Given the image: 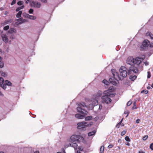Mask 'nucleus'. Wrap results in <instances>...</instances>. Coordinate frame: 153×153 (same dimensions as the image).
<instances>
[{
	"label": "nucleus",
	"mask_w": 153,
	"mask_h": 153,
	"mask_svg": "<svg viewBox=\"0 0 153 153\" xmlns=\"http://www.w3.org/2000/svg\"><path fill=\"white\" fill-rule=\"evenodd\" d=\"M144 92V90H143V91H141V93H143Z\"/></svg>",
	"instance_id": "nucleus-61"
},
{
	"label": "nucleus",
	"mask_w": 153,
	"mask_h": 153,
	"mask_svg": "<svg viewBox=\"0 0 153 153\" xmlns=\"http://www.w3.org/2000/svg\"><path fill=\"white\" fill-rule=\"evenodd\" d=\"M102 82L106 85H108V82L106 79H104L103 80Z\"/></svg>",
	"instance_id": "nucleus-35"
},
{
	"label": "nucleus",
	"mask_w": 153,
	"mask_h": 153,
	"mask_svg": "<svg viewBox=\"0 0 153 153\" xmlns=\"http://www.w3.org/2000/svg\"><path fill=\"white\" fill-rule=\"evenodd\" d=\"M126 131H125V130L123 131L122 132H121V135L123 136V135H124L126 134Z\"/></svg>",
	"instance_id": "nucleus-41"
},
{
	"label": "nucleus",
	"mask_w": 153,
	"mask_h": 153,
	"mask_svg": "<svg viewBox=\"0 0 153 153\" xmlns=\"http://www.w3.org/2000/svg\"><path fill=\"white\" fill-rule=\"evenodd\" d=\"M20 22L19 23V24H21L22 23L24 22H26V20L25 19L22 20V19L20 18L17 19Z\"/></svg>",
	"instance_id": "nucleus-27"
},
{
	"label": "nucleus",
	"mask_w": 153,
	"mask_h": 153,
	"mask_svg": "<svg viewBox=\"0 0 153 153\" xmlns=\"http://www.w3.org/2000/svg\"><path fill=\"white\" fill-rule=\"evenodd\" d=\"M34 153H39V152L38 151H36Z\"/></svg>",
	"instance_id": "nucleus-59"
},
{
	"label": "nucleus",
	"mask_w": 153,
	"mask_h": 153,
	"mask_svg": "<svg viewBox=\"0 0 153 153\" xmlns=\"http://www.w3.org/2000/svg\"><path fill=\"white\" fill-rule=\"evenodd\" d=\"M148 138V136L147 135H145L143 138V140H146Z\"/></svg>",
	"instance_id": "nucleus-38"
},
{
	"label": "nucleus",
	"mask_w": 153,
	"mask_h": 153,
	"mask_svg": "<svg viewBox=\"0 0 153 153\" xmlns=\"http://www.w3.org/2000/svg\"><path fill=\"white\" fill-rule=\"evenodd\" d=\"M87 123L85 122H82L77 123V128L82 130H85V128L88 126L86 125Z\"/></svg>",
	"instance_id": "nucleus-4"
},
{
	"label": "nucleus",
	"mask_w": 153,
	"mask_h": 153,
	"mask_svg": "<svg viewBox=\"0 0 153 153\" xmlns=\"http://www.w3.org/2000/svg\"><path fill=\"white\" fill-rule=\"evenodd\" d=\"M1 75L2 76L5 77L7 76V74L5 73L4 72H2L1 73Z\"/></svg>",
	"instance_id": "nucleus-31"
},
{
	"label": "nucleus",
	"mask_w": 153,
	"mask_h": 153,
	"mask_svg": "<svg viewBox=\"0 0 153 153\" xmlns=\"http://www.w3.org/2000/svg\"><path fill=\"white\" fill-rule=\"evenodd\" d=\"M20 10L19 7L17 8L16 10V11L18 12Z\"/></svg>",
	"instance_id": "nucleus-50"
},
{
	"label": "nucleus",
	"mask_w": 153,
	"mask_h": 153,
	"mask_svg": "<svg viewBox=\"0 0 153 153\" xmlns=\"http://www.w3.org/2000/svg\"><path fill=\"white\" fill-rule=\"evenodd\" d=\"M77 153H81L79 151H77Z\"/></svg>",
	"instance_id": "nucleus-60"
},
{
	"label": "nucleus",
	"mask_w": 153,
	"mask_h": 153,
	"mask_svg": "<svg viewBox=\"0 0 153 153\" xmlns=\"http://www.w3.org/2000/svg\"><path fill=\"white\" fill-rule=\"evenodd\" d=\"M0 153H4L3 152H0Z\"/></svg>",
	"instance_id": "nucleus-64"
},
{
	"label": "nucleus",
	"mask_w": 153,
	"mask_h": 153,
	"mask_svg": "<svg viewBox=\"0 0 153 153\" xmlns=\"http://www.w3.org/2000/svg\"><path fill=\"white\" fill-rule=\"evenodd\" d=\"M9 28V25H7V26H5L4 27V30H8Z\"/></svg>",
	"instance_id": "nucleus-33"
},
{
	"label": "nucleus",
	"mask_w": 153,
	"mask_h": 153,
	"mask_svg": "<svg viewBox=\"0 0 153 153\" xmlns=\"http://www.w3.org/2000/svg\"><path fill=\"white\" fill-rule=\"evenodd\" d=\"M113 74L114 78L116 80V81H118V80H122L121 77L119 76L118 73L117 72H114L113 73Z\"/></svg>",
	"instance_id": "nucleus-7"
},
{
	"label": "nucleus",
	"mask_w": 153,
	"mask_h": 153,
	"mask_svg": "<svg viewBox=\"0 0 153 153\" xmlns=\"http://www.w3.org/2000/svg\"><path fill=\"white\" fill-rule=\"evenodd\" d=\"M144 64L146 65H149V63L147 62H144Z\"/></svg>",
	"instance_id": "nucleus-49"
},
{
	"label": "nucleus",
	"mask_w": 153,
	"mask_h": 153,
	"mask_svg": "<svg viewBox=\"0 0 153 153\" xmlns=\"http://www.w3.org/2000/svg\"><path fill=\"white\" fill-rule=\"evenodd\" d=\"M4 84L6 85V87H7L6 85L11 86L12 83L8 80H5Z\"/></svg>",
	"instance_id": "nucleus-21"
},
{
	"label": "nucleus",
	"mask_w": 153,
	"mask_h": 153,
	"mask_svg": "<svg viewBox=\"0 0 153 153\" xmlns=\"http://www.w3.org/2000/svg\"><path fill=\"white\" fill-rule=\"evenodd\" d=\"M151 76V73L150 72L148 71L147 72V78H149Z\"/></svg>",
	"instance_id": "nucleus-40"
},
{
	"label": "nucleus",
	"mask_w": 153,
	"mask_h": 153,
	"mask_svg": "<svg viewBox=\"0 0 153 153\" xmlns=\"http://www.w3.org/2000/svg\"><path fill=\"white\" fill-rule=\"evenodd\" d=\"M16 0H13L11 3V5H12L15 4L16 3Z\"/></svg>",
	"instance_id": "nucleus-46"
},
{
	"label": "nucleus",
	"mask_w": 153,
	"mask_h": 153,
	"mask_svg": "<svg viewBox=\"0 0 153 153\" xmlns=\"http://www.w3.org/2000/svg\"><path fill=\"white\" fill-rule=\"evenodd\" d=\"M85 114H77L75 115V117L79 119H83L85 117Z\"/></svg>",
	"instance_id": "nucleus-16"
},
{
	"label": "nucleus",
	"mask_w": 153,
	"mask_h": 153,
	"mask_svg": "<svg viewBox=\"0 0 153 153\" xmlns=\"http://www.w3.org/2000/svg\"><path fill=\"white\" fill-rule=\"evenodd\" d=\"M150 44L149 41L148 40H145L142 43V45L144 47H148Z\"/></svg>",
	"instance_id": "nucleus-13"
},
{
	"label": "nucleus",
	"mask_w": 153,
	"mask_h": 153,
	"mask_svg": "<svg viewBox=\"0 0 153 153\" xmlns=\"http://www.w3.org/2000/svg\"><path fill=\"white\" fill-rule=\"evenodd\" d=\"M102 94V92L101 91H99L97 94V96L98 97H100Z\"/></svg>",
	"instance_id": "nucleus-29"
},
{
	"label": "nucleus",
	"mask_w": 153,
	"mask_h": 153,
	"mask_svg": "<svg viewBox=\"0 0 153 153\" xmlns=\"http://www.w3.org/2000/svg\"><path fill=\"white\" fill-rule=\"evenodd\" d=\"M119 71L120 72V75L122 77V80L123 77H126L128 73V72L126 71V68L124 66H121L119 69Z\"/></svg>",
	"instance_id": "nucleus-3"
},
{
	"label": "nucleus",
	"mask_w": 153,
	"mask_h": 153,
	"mask_svg": "<svg viewBox=\"0 0 153 153\" xmlns=\"http://www.w3.org/2000/svg\"><path fill=\"white\" fill-rule=\"evenodd\" d=\"M1 37L2 40L6 43L8 42V39L7 37L6 34H3L1 35Z\"/></svg>",
	"instance_id": "nucleus-12"
},
{
	"label": "nucleus",
	"mask_w": 153,
	"mask_h": 153,
	"mask_svg": "<svg viewBox=\"0 0 153 153\" xmlns=\"http://www.w3.org/2000/svg\"><path fill=\"white\" fill-rule=\"evenodd\" d=\"M92 119V117L91 116H87L85 118V120L86 121L90 120Z\"/></svg>",
	"instance_id": "nucleus-23"
},
{
	"label": "nucleus",
	"mask_w": 153,
	"mask_h": 153,
	"mask_svg": "<svg viewBox=\"0 0 153 153\" xmlns=\"http://www.w3.org/2000/svg\"><path fill=\"white\" fill-rule=\"evenodd\" d=\"M31 5L32 6L36 7L37 8H39L40 7L41 4L40 3L35 1H32L31 3Z\"/></svg>",
	"instance_id": "nucleus-10"
},
{
	"label": "nucleus",
	"mask_w": 153,
	"mask_h": 153,
	"mask_svg": "<svg viewBox=\"0 0 153 153\" xmlns=\"http://www.w3.org/2000/svg\"><path fill=\"white\" fill-rule=\"evenodd\" d=\"M147 88L148 89H149L150 88V87H149V86H148V87H147Z\"/></svg>",
	"instance_id": "nucleus-58"
},
{
	"label": "nucleus",
	"mask_w": 153,
	"mask_h": 153,
	"mask_svg": "<svg viewBox=\"0 0 153 153\" xmlns=\"http://www.w3.org/2000/svg\"><path fill=\"white\" fill-rule=\"evenodd\" d=\"M125 140L129 142L130 141V140L128 136H126L125 137Z\"/></svg>",
	"instance_id": "nucleus-36"
},
{
	"label": "nucleus",
	"mask_w": 153,
	"mask_h": 153,
	"mask_svg": "<svg viewBox=\"0 0 153 153\" xmlns=\"http://www.w3.org/2000/svg\"><path fill=\"white\" fill-rule=\"evenodd\" d=\"M77 139V142L78 143L83 142L84 141V138L80 135H78Z\"/></svg>",
	"instance_id": "nucleus-14"
},
{
	"label": "nucleus",
	"mask_w": 153,
	"mask_h": 153,
	"mask_svg": "<svg viewBox=\"0 0 153 153\" xmlns=\"http://www.w3.org/2000/svg\"><path fill=\"white\" fill-rule=\"evenodd\" d=\"M12 21L13 20L11 19L8 20H6L3 23H2L1 25H4L10 23L12 22Z\"/></svg>",
	"instance_id": "nucleus-18"
},
{
	"label": "nucleus",
	"mask_w": 153,
	"mask_h": 153,
	"mask_svg": "<svg viewBox=\"0 0 153 153\" xmlns=\"http://www.w3.org/2000/svg\"><path fill=\"white\" fill-rule=\"evenodd\" d=\"M0 96H3L4 94L0 91Z\"/></svg>",
	"instance_id": "nucleus-54"
},
{
	"label": "nucleus",
	"mask_w": 153,
	"mask_h": 153,
	"mask_svg": "<svg viewBox=\"0 0 153 153\" xmlns=\"http://www.w3.org/2000/svg\"><path fill=\"white\" fill-rule=\"evenodd\" d=\"M92 105L94 106L97 105L98 104V101L96 100H94L92 102Z\"/></svg>",
	"instance_id": "nucleus-25"
},
{
	"label": "nucleus",
	"mask_w": 153,
	"mask_h": 153,
	"mask_svg": "<svg viewBox=\"0 0 153 153\" xmlns=\"http://www.w3.org/2000/svg\"><path fill=\"white\" fill-rule=\"evenodd\" d=\"M79 106L77 108V112L81 114H87L88 113L87 111L82 108V107H86V105L84 102H82L78 104Z\"/></svg>",
	"instance_id": "nucleus-2"
},
{
	"label": "nucleus",
	"mask_w": 153,
	"mask_h": 153,
	"mask_svg": "<svg viewBox=\"0 0 153 153\" xmlns=\"http://www.w3.org/2000/svg\"><path fill=\"white\" fill-rule=\"evenodd\" d=\"M24 16H25V17L28 18H29V17H30V15H29L27 14H25V15H24Z\"/></svg>",
	"instance_id": "nucleus-44"
},
{
	"label": "nucleus",
	"mask_w": 153,
	"mask_h": 153,
	"mask_svg": "<svg viewBox=\"0 0 153 153\" xmlns=\"http://www.w3.org/2000/svg\"><path fill=\"white\" fill-rule=\"evenodd\" d=\"M24 5H22V6L19 7V8H20V10L22 9H23L24 8Z\"/></svg>",
	"instance_id": "nucleus-53"
},
{
	"label": "nucleus",
	"mask_w": 153,
	"mask_h": 153,
	"mask_svg": "<svg viewBox=\"0 0 153 153\" xmlns=\"http://www.w3.org/2000/svg\"><path fill=\"white\" fill-rule=\"evenodd\" d=\"M138 71L137 68L134 66H131L129 68V69L128 71V74H131L132 73H137Z\"/></svg>",
	"instance_id": "nucleus-6"
},
{
	"label": "nucleus",
	"mask_w": 153,
	"mask_h": 153,
	"mask_svg": "<svg viewBox=\"0 0 153 153\" xmlns=\"http://www.w3.org/2000/svg\"><path fill=\"white\" fill-rule=\"evenodd\" d=\"M150 148L151 150H153V143L150 144Z\"/></svg>",
	"instance_id": "nucleus-43"
},
{
	"label": "nucleus",
	"mask_w": 153,
	"mask_h": 153,
	"mask_svg": "<svg viewBox=\"0 0 153 153\" xmlns=\"http://www.w3.org/2000/svg\"><path fill=\"white\" fill-rule=\"evenodd\" d=\"M4 79L1 77H0V86L4 89L5 90L6 88V85L4 84Z\"/></svg>",
	"instance_id": "nucleus-8"
},
{
	"label": "nucleus",
	"mask_w": 153,
	"mask_h": 153,
	"mask_svg": "<svg viewBox=\"0 0 153 153\" xmlns=\"http://www.w3.org/2000/svg\"><path fill=\"white\" fill-rule=\"evenodd\" d=\"M22 12L21 11H20L18 13L16 14V17L18 18H20L21 16V15L22 14Z\"/></svg>",
	"instance_id": "nucleus-26"
},
{
	"label": "nucleus",
	"mask_w": 153,
	"mask_h": 153,
	"mask_svg": "<svg viewBox=\"0 0 153 153\" xmlns=\"http://www.w3.org/2000/svg\"><path fill=\"white\" fill-rule=\"evenodd\" d=\"M102 101L103 103H105L106 104L110 103L112 100L108 97L106 96H103L102 97Z\"/></svg>",
	"instance_id": "nucleus-5"
},
{
	"label": "nucleus",
	"mask_w": 153,
	"mask_h": 153,
	"mask_svg": "<svg viewBox=\"0 0 153 153\" xmlns=\"http://www.w3.org/2000/svg\"><path fill=\"white\" fill-rule=\"evenodd\" d=\"M126 144L128 146H129L130 145V144L128 142H127L126 143Z\"/></svg>",
	"instance_id": "nucleus-55"
},
{
	"label": "nucleus",
	"mask_w": 153,
	"mask_h": 153,
	"mask_svg": "<svg viewBox=\"0 0 153 153\" xmlns=\"http://www.w3.org/2000/svg\"><path fill=\"white\" fill-rule=\"evenodd\" d=\"M33 10L32 9H30L29 10V13L30 14L33 13Z\"/></svg>",
	"instance_id": "nucleus-42"
},
{
	"label": "nucleus",
	"mask_w": 153,
	"mask_h": 153,
	"mask_svg": "<svg viewBox=\"0 0 153 153\" xmlns=\"http://www.w3.org/2000/svg\"><path fill=\"white\" fill-rule=\"evenodd\" d=\"M69 145L73 147L74 149H77V145L76 142H71V143L69 144Z\"/></svg>",
	"instance_id": "nucleus-17"
},
{
	"label": "nucleus",
	"mask_w": 153,
	"mask_h": 153,
	"mask_svg": "<svg viewBox=\"0 0 153 153\" xmlns=\"http://www.w3.org/2000/svg\"><path fill=\"white\" fill-rule=\"evenodd\" d=\"M139 153H145V152L142 150L139 151Z\"/></svg>",
	"instance_id": "nucleus-51"
},
{
	"label": "nucleus",
	"mask_w": 153,
	"mask_h": 153,
	"mask_svg": "<svg viewBox=\"0 0 153 153\" xmlns=\"http://www.w3.org/2000/svg\"><path fill=\"white\" fill-rule=\"evenodd\" d=\"M11 38H12V39H13L14 38V36L13 35H11Z\"/></svg>",
	"instance_id": "nucleus-56"
},
{
	"label": "nucleus",
	"mask_w": 153,
	"mask_h": 153,
	"mask_svg": "<svg viewBox=\"0 0 153 153\" xmlns=\"http://www.w3.org/2000/svg\"><path fill=\"white\" fill-rule=\"evenodd\" d=\"M104 147L103 146H101L100 148V153H104Z\"/></svg>",
	"instance_id": "nucleus-28"
},
{
	"label": "nucleus",
	"mask_w": 153,
	"mask_h": 153,
	"mask_svg": "<svg viewBox=\"0 0 153 153\" xmlns=\"http://www.w3.org/2000/svg\"><path fill=\"white\" fill-rule=\"evenodd\" d=\"M36 16H33L30 15V17H29V19L33 20H35L36 19Z\"/></svg>",
	"instance_id": "nucleus-30"
},
{
	"label": "nucleus",
	"mask_w": 153,
	"mask_h": 153,
	"mask_svg": "<svg viewBox=\"0 0 153 153\" xmlns=\"http://www.w3.org/2000/svg\"><path fill=\"white\" fill-rule=\"evenodd\" d=\"M132 103V101H128L127 103V105L128 106H129Z\"/></svg>",
	"instance_id": "nucleus-39"
},
{
	"label": "nucleus",
	"mask_w": 153,
	"mask_h": 153,
	"mask_svg": "<svg viewBox=\"0 0 153 153\" xmlns=\"http://www.w3.org/2000/svg\"><path fill=\"white\" fill-rule=\"evenodd\" d=\"M16 31L15 29L14 28H11L8 31V33H16Z\"/></svg>",
	"instance_id": "nucleus-20"
},
{
	"label": "nucleus",
	"mask_w": 153,
	"mask_h": 153,
	"mask_svg": "<svg viewBox=\"0 0 153 153\" xmlns=\"http://www.w3.org/2000/svg\"><path fill=\"white\" fill-rule=\"evenodd\" d=\"M123 119L121 120L120 122L117 124L116 125V127L117 128H119L120 126V125L122 122Z\"/></svg>",
	"instance_id": "nucleus-32"
},
{
	"label": "nucleus",
	"mask_w": 153,
	"mask_h": 153,
	"mask_svg": "<svg viewBox=\"0 0 153 153\" xmlns=\"http://www.w3.org/2000/svg\"><path fill=\"white\" fill-rule=\"evenodd\" d=\"M140 119H137L136 120V123H139V122H140Z\"/></svg>",
	"instance_id": "nucleus-48"
},
{
	"label": "nucleus",
	"mask_w": 153,
	"mask_h": 153,
	"mask_svg": "<svg viewBox=\"0 0 153 153\" xmlns=\"http://www.w3.org/2000/svg\"><path fill=\"white\" fill-rule=\"evenodd\" d=\"M149 91L147 90L145 91L144 90V93L145 94H147L148 93Z\"/></svg>",
	"instance_id": "nucleus-52"
},
{
	"label": "nucleus",
	"mask_w": 153,
	"mask_h": 153,
	"mask_svg": "<svg viewBox=\"0 0 153 153\" xmlns=\"http://www.w3.org/2000/svg\"><path fill=\"white\" fill-rule=\"evenodd\" d=\"M41 1L43 3H46L47 2V0H41Z\"/></svg>",
	"instance_id": "nucleus-47"
},
{
	"label": "nucleus",
	"mask_w": 153,
	"mask_h": 153,
	"mask_svg": "<svg viewBox=\"0 0 153 153\" xmlns=\"http://www.w3.org/2000/svg\"><path fill=\"white\" fill-rule=\"evenodd\" d=\"M108 91H104L103 92V94L105 95L104 96H106L108 97H111V95H112V94H111L112 92H111Z\"/></svg>",
	"instance_id": "nucleus-15"
},
{
	"label": "nucleus",
	"mask_w": 153,
	"mask_h": 153,
	"mask_svg": "<svg viewBox=\"0 0 153 153\" xmlns=\"http://www.w3.org/2000/svg\"><path fill=\"white\" fill-rule=\"evenodd\" d=\"M23 4V2L21 1H19L17 3V4L19 5H21Z\"/></svg>",
	"instance_id": "nucleus-37"
},
{
	"label": "nucleus",
	"mask_w": 153,
	"mask_h": 153,
	"mask_svg": "<svg viewBox=\"0 0 153 153\" xmlns=\"http://www.w3.org/2000/svg\"><path fill=\"white\" fill-rule=\"evenodd\" d=\"M147 36H149L151 39H153V34L150 32H148L146 34Z\"/></svg>",
	"instance_id": "nucleus-24"
},
{
	"label": "nucleus",
	"mask_w": 153,
	"mask_h": 153,
	"mask_svg": "<svg viewBox=\"0 0 153 153\" xmlns=\"http://www.w3.org/2000/svg\"><path fill=\"white\" fill-rule=\"evenodd\" d=\"M4 66V64L3 62L0 61V68H2Z\"/></svg>",
	"instance_id": "nucleus-34"
},
{
	"label": "nucleus",
	"mask_w": 153,
	"mask_h": 153,
	"mask_svg": "<svg viewBox=\"0 0 153 153\" xmlns=\"http://www.w3.org/2000/svg\"><path fill=\"white\" fill-rule=\"evenodd\" d=\"M97 132L96 130H94L92 131L89 132L88 133V136L90 137L93 135H94L95 134V133Z\"/></svg>",
	"instance_id": "nucleus-19"
},
{
	"label": "nucleus",
	"mask_w": 153,
	"mask_h": 153,
	"mask_svg": "<svg viewBox=\"0 0 153 153\" xmlns=\"http://www.w3.org/2000/svg\"><path fill=\"white\" fill-rule=\"evenodd\" d=\"M29 1V0H27L26 1V3L27 4Z\"/></svg>",
	"instance_id": "nucleus-57"
},
{
	"label": "nucleus",
	"mask_w": 153,
	"mask_h": 153,
	"mask_svg": "<svg viewBox=\"0 0 153 153\" xmlns=\"http://www.w3.org/2000/svg\"><path fill=\"white\" fill-rule=\"evenodd\" d=\"M151 86L153 88V83H152V85H151Z\"/></svg>",
	"instance_id": "nucleus-63"
},
{
	"label": "nucleus",
	"mask_w": 153,
	"mask_h": 153,
	"mask_svg": "<svg viewBox=\"0 0 153 153\" xmlns=\"http://www.w3.org/2000/svg\"><path fill=\"white\" fill-rule=\"evenodd\" d=\"M143 60V59L142 57H137L134 58L132 56H129L127 59L126 63L131 65H138Z\"/></svg>",
	"instance_id": "nucleus-1"
},
{
	"label": "nucleus",
	"mask_w": 153,
	"mask_h": 153,
	"mask_svg": "<svg viewBox=\"0 0 153 153\" xmlns=\"http://www.w3.org/2000/svg\"><path fill=\"white\" fill-rule=\"evenodd\" d=\"M137 77V76L134 75V76H130L129 77V79L132 81H134Z\"/></svg>",
	"instance_id": "nucleus-22"
},
{
	"label": "nucleus",
	"mask_w": 153,
	"mask_h": 153,
	"mask_svg": "<svg viewBox=\"0 0 153 153\" xmlns=\"http://www.w3.org/2000/svg\"><path fill=\"white\" fill-rule=\"evenodd\" d=\"M114 146L113 145H112V144H110V145H109L108 147V149H110V148H112V147H113Z\"/></svg>",
	"instance_id": "nucleus-45"
},
{
	"label": "nucleus",
	"mask_w": 153,
	"mask_h": 153,
	"mask_svg": "<svg viewBox=\"0 0 153 153\" xmlns=\"http://www.w3.org/2000/svg\"><path fill=\"white\" fill-rule=\"evenodd\" d=\"M150 46V47H153V45H151Z\"/></svg>",
	"instance_id": "nucleus-62"
},
{
	"label": "nucleus",
	"mask_w": 153,
	"mask_h": 153,
	"mask_svg": "<svg viewBox=\"0 0 153 153\" xmlns=\"http://www.w3.org/2000/svg\"><path fill=\"white\" fill-rule=\"evenodd\" d=\"M109 82L112 84L114 85H116L117 84L118 81H116V80L114 78L113 79L112 78H110L109 79Z\"/></svg>",
	"instance_id": "nucleus-11"
},
{
	"label": "nucleus",
	"mask_w": 153,
	"mask_h": 153,
	"mask_svg": "<svg viewBox=\"0 0 153 153\" xmlns=\"http://www.w3.org/2000/svg\"><path fill=\"white\" fill-rule=\"evenodd\" d=\"M78 135H73L70 138L71 142H77Z\"/></svg>",
	"instance_id": "nucleus-9"
}]
</instances>
